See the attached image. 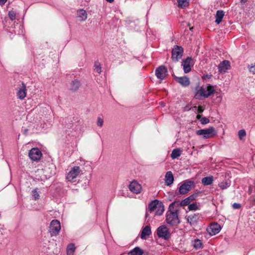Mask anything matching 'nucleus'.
<instances>
[{
  "mask_svg": "<svg viewBox=\"0 0 255 255\" xmlns=\"http://www.w3.org/2000/svg\"><path fill=\"white\" fill-rule=\"evenodd\" d=\"M176 204H178L177 202L172 203L169 206V211L167 213L166 221L168 224L171 226H175L178 225L180 223L178 213L177 211H171V208L174 207Z\"/></svg>",
  "mask_w": 255,
  "mask_h": 255,
  "instance_id": "obj_1",
  "label": "nucleus"
},
{
  "mask_svg": "<svg viewBox=\"0 0 255 255\" xmlns=\"http://www.w3.org/2000/svg\"><path fill=\"white\" fill-rule=\"evenodd\" d=\"M198 135H203V138L207 139L213 137L216 134L215 128L211 127L208 128L199 129L196 131Z\"/></svg>",
  "mask_w": 255,
  "mask_h": 255,
  "instance_id": "obj_2",
  "label": "nucleus"
},
{
  "mask_svg": "<svg viewBox=\"0 0 255 255\" xmlns=\"http://www.w3.org/2000/svg\"><path fill=\"white\" fill-rule=\"evenodd\" d=\"M61 230L60 222L57 220H53L50 225L49 232L51 236H56L59 234Z\"/></svg>",
  "mask_w": 255,
  "mask_h": 255,
  "instance_id": "obj_3",
  "label": "nucleus"
},
{
  "mask_svg": "<svg viewBox=\"0 0 255 255\" xmlns=\"http://www.w3.org/2000/svg\"><path fill=\"white\" fill-rule=\"evenodd\" d=\"M157 235L160 238L168 240L170 237V233L167 227L165 225L159 226L156 230Z\"/></svg>",
  "mask_w": 255,
  "mask_h": 255,
  "instance_id": "obj_4",
  "label": "nucleus"
},
{
  "mask_svg": "<svg viewBox=\"0 0 255 255\" xmlns=\"http://www.w3.org/2000/svg\"><path fill=\"white\" fill-rule=\"evenodd\" d=\"M183 53V48L181 46H175L172 50L171 58L173 61L177 62L181 58Z\"/></svg>",
  "mask_w": 255,
  "mask_h": 255,
  "instance_id": "obj_5",
  "label": "nucleus"
},
{
  "mask_svg": "<svg viewBox=\"0 0 255 255\" xmlns=\"http://www.w3.org/2000/svg\"><path fill=\"white\" fill-rule=\"evenodd\" d=\"M194 185L193 181L187 180L179 188V192L181 194H185L189 191Z\"/></svg>",
  "mask_w": 255,
  "mask_h": 255,
  "instance_id": "obj_6",
  "label": "nucleus"
},
{
  "mask_svg": "<svg viewBox=\"0 0 255 255\" xmlns=\"http://www.w3.org/2000/svg\"><path fill=\"white\" fill-rule=\"evenodd\" d=\"M199 214H191L186 217L187 223L192 227H196L199 220Z\"/></svg>",
  "mask_w": 255,
  "mask_h": 255,
  "instance_id": "obj_7",
  "label": "nucleus"
},
{
  "mask_svg": "<svg viewBox=\"0 0 255 255\" xmlns=\"http://www.w3.org/2000/svg\"><path fill=\"white\" fill-rule=\"evenodd\" d=\"M80 172V168L79 166H74L69 172L67 175V179L70 182H74L75 179Z\"/></svg>",
  "mask_w": 255,
  "mask_h": 255,
  "instance_id": "obj_8",
  "label": "nucleus"
},
{
  "mask_svg": "<svg viewBox=\"0 0 255 255\" xmlns=\"http://www.w3.org/2000/svg\"><path fill=\"white\" fill-rule=\"evenodd\" d=\"M41 151L37 148H33L29 152L28 156L32 161L39 160L42 156Z\"/></svg>",
  "mask_w": 255,
  "mask_h": 255,
  "instance_id": "obj_9",
  "label": "nucleus"
},
{
  "mask_svg": "<svg viewBox=\"0 0 255 255\" xmlns=\"http://www.w3.org/2000/svg\"><path fill=\"white\" fill-rule=\"evenodd\" d=\"M192 61L193 59L191 57H188L182 61L181 65L183 66L185 73H188L191 71V67L193 65Z\"/></svg>",
  "mask_w": 255,
  "mask_h": 255,
  "instance_id": "obj_10",
  "label": "nucleus"
},
{
  "mask_svg": "<svg viewBox=\"0 0 255 255\" xmlns=\"http://www.w3.org/2000/svg\"><path fill=\"white\" fill-rule=\"evenodd\" d=\"M195 91L194 98L196 99L201 100L202 97L207 98L206 89L203 87H200L199 84L196 87Z\"/></svg>",
  "mask_w": 255,
  "mask_h": 255,
  "instance_id": "obj_11",
  "label": "nucleus"
},
{
  "mask_svg": "<svg viewBox=\"0 0 255 255\" xmlns=\"http://www.w3.org/2000/svg\"><path fill=\"white\" fill-rule=\"evenodd\" d=\"M167 70L164 66H160L155 70V75L157 78L163 80L166 76Z\"/></svg>",
  "mask_w": 255,
  "mask_h": 255,
  "instance_id": "obj_12",
  "label": "nucleus"
},
{
  "mask_svg": "<svg viewBox=\"0 0 255 255\" xmlns=\"http://www.w3.org/2000/svg\"><path fill=\"white\" fill-rule=\"evenodd\" d=\"M221 229V226L218 223H212L207 229V231L211 236H214L219 233Z\"/></svg>",
  "mask_w": 255,
  "mask_h": 255,
  "instance_id": "obj_13",
  "label": "nucleus"
},
{
  "mask_svg": "<svg viewBox=\"0 0 255 255\" xmlns=\"http://www.w3.org/2000/svg\"><path fill=\"white\" fill-rule=\"evenodd\" d=\"M128 188L129 190L134 194H138L141 190V185L136 181L131 182L129 185Z\"/></svg>",
  "mask_w": 255,
  "mask_h": 255,
  "instance_id": "obj_14",
  "label": "nucleus"
},
{
  "mask_svg": "<svg viewBox=\"0 0 255 255\" xmlns=\"http://www.w3.org/2000/svg\"><path fill=\"white\" fill-rule=\"evenodd\" d=\"M199 193H195L190 195L188 197L183 200L180 203L179 205L181 206H185L190 204V202L195 200L199 195Z\"/></svg>",
  "mask_w": 255,
  "mask_h": 255,
  "instance_id": "obj_15",
  "label": "nucleus"
},
{
  "mask_svg": "<svg viewBox=\"0 0 255 255\" xmlns=\"http://www.w3.org/2000/svg\"><path fill=\"white\" fill-rule=\"evenodd\" d=\"M26 88L25 85L22 83L20 87H18V89L17 92V98L23 100L26 95Z\"/></svg>",
  "mask_w": 255,
  "mask_h": 255,
  "instance_id": "obj_16",
  "label": "nucleus"
},
{
  "mask_svg": "<svg viewBox=\"0 0 255 255\" xmlns=\"http://www.w3.org/2000/svg\"><path fill=\"white\" fill-rule=\"evenodd\" d=\"M174 79L176 82L180 84L183 87H186L189 85L190 81L189 78L185 76L183 77H174Z\"/></svg>",
  "mask_w": 255,
  "mask_h": 255,
  "instance_id": "obj_17",
  "label": "nucleus"
},
{
  "mask_svg": "<svg viewBox=\"0 0 255 255\" xmlns=\"http://www.w3.org/2000/svg\"><path fill=\"white\" fill-rule=\"evenodd\" d=\"M230 67V62L228 60H224L218 66L219 72L220 73L225 72Z\"/></svg>",
  "mask_w": 255,
  "mask_h": 255,
  "instance_id": "obj_18",
  "label": "nucleus"
},
{
  "mask_svg": "<svg viewBox=\"0 0 255 255\" xmlns=\"http://www.w3.org/2000/svg\"><path fill=\"white\" fill-rule=\"evenodd\" d=\"M81 86V83L78 79H75L72 81L70 85V90L73 92L77 91L80 87Z\"/></svg>",
  "mask_w": 255,
  "mask_h": 255,
  "instance_id": "obj_19",
  "label": "nucleus"
},
{
  "mask_svg": "<svg viewBox=\"0 0 255 255\" xmlns=\"http://www.w3.org/2000/svg\"><path fill=\"white\" fill-rule=\"evenodd\" d=\"M165 183L167 186L171 185L174 181V177L171 171H168L166 172L165 176Z\"/></svg>",
  "mask_w": 255,
  "mask_h": 255,
  "instance_id": "obj_20",
  "label": "nucleus"
},
{
  "mask_svg": "<svg viewBox=\"0 0 255 255\" xmlns=\"http://www.w3.org/2000/svg\"><path fill=\"white\" fill-rule=\"evenodd\" d=\"M161 204V202H160L157 200H155L154 201H152L149 204L148 209L150 212H152L157 208H158L159 206Z\"/></svg>",
  "mask_w": 255,
  "mask_h": 255,
  "instance_id": "obj_21",
  "label": "nucleus"
},
{
  "mask_svg": "<svg viewBox=\"0 0 255 255\" xmlns=\"http://www.w3.org/2000/svg\"><path fill=\"white\" fill-rule=\"evenodd\" d=\"M151 234V229L150 226H145L142 230L140 238L142 239H145L146 236H149Z\"/></svg>",
  "mask_w": 255,
  "mask_h": 255,
  "instance_id": "obj_22",
  "label": "nucleus"
},
{
  "mask_svg": "<svg viewBox=\"0 0 255 255\" xmlns=\"http://www.w3.org/2000/svg\"><path fill=\"white\" fill-rule=\"evenodd\" d=\"M143 251L139 247H136L128 253V255H142Z\"/></svg>",
  "mask_w": 255,
  "mask_h": 255,
  "instance_id": "obj_23",
  "label": "nucleus"
},
{
  "mask_svg": "<svg viewBox=\"0 0 255 255\" xmlns=\"http://www.w3.org/2000/svg\"><path fill=\"white\" fill-rule=\"evenodd\" d=\"M224 16V12L223 10H217L216 14L215 22L217 24H219L222 20Z\"/></svg>",
  "mask_w": 255,
  "mask_h": 255,
  "instance_id": "obj_24",
  "label": "nucleus"
},
{
  "mask_svg": "<svg viewBox=\"0 0 255 255\" xmlns=\"http://www.w3.org/2000/svg\"><path fill=\"white\" fill-rule=\"evenodd\" d=\"M77 15L78 17L81 18V21L85 20L87 18V13L86 11L83 9H81L77 11Z\"/></svg>",
  "mask_w": 255,
  "mask_h": 255,
  "instance_id": "obj_25",
  "label": "nucleus"
},
{
  "mask_svg": "<svg viewBox=\"0 0 255 255\" xmlns=\"http://www.w3.org/2000/svg\"><path fill=\"white\" fill-rule=\"evenodd\" d=\"M213 182V177L212 176L204 177L202 179V183L205 186L210 185L212 184Z\"/></svg>",
  "mask_w": 255,
  "mask_h": 255,
  "instance_id": "obj_26",
  "label": "nucleus"
},
{
  "mask_svg": "<svg viewBox=\"0 0 255 255\" xmlns=\"http://www.w3.org/2000/svg\"><path fill=\"white\" fill-rule=\"evenodd\" d=\"M181 154V150L179 148L174 149L171 154V157L172 159L177 158Z\"/></svg>",
  "mask_w": 255,
  "mask_h": 255,
  "instance_id": "obj_27",
  "label": "nucleus"
},
{
  "mask_svg": "<svg viewBox=\"0 0 255 255\" xmlns=\"http://www.w3.org/2000/svg\"><path fill=\"white\" fill-rule=\"evenodd\" d=\"M206 96L207 98L210 96L215 93L214 88L213 86L209 85L207 87Z\"/></svg>",
  "mask_w": 255,
  "mask_h": 255,
  "instance_id": "obj_28",
  "label": "nucleus"
},
{
  "mask_svg": "<svg viewBox=\"0 0 255 255\" xmlns=\"http://www.w3.org/2000/svg\"><path fill=\"white\" fill-rule=\"evenodd\" d=\"M193 246L195 249H200L202 248V241L199 239H196L194 241Z\"/></svg>",
  "mask_w": 255,
  "mask_h": 255,
  "instance_id": "obj_29",
  "label": "nucleus"
},
{
  "mask_svg": "<svg viewBox=\"0 0 255 255\" xmlns=\"http://www.w3.org/2000/svg\"><path fill=\"white\" fill-rule=\"evenodd\" d=\"M75 251V245L73 244H69L67 247V255H72Z\"/></svg>",
  "mask_w": 255,
  "mask_h": 255,
  "instance_id": "obj_30",
  "label": "nucleus"
},
{
  "mask_svg": "<svg viewBox=\"0 0 255 255\" xmlns=\"http://www.w3.org/2000/svg\"><path fill=\"white\" fill-rule=\"evenodd\" d=\"M178 5L179 7L184 8L189 4L188 0H177Z\"/></svg>",
  "mask_w": 255,
  "mask_h": 255,
  "instance_id": "obj_31",
  "label": "nucleus"
},
{
  "mask_svg": "<svg viewBox=\"0 0 255 255\" xmlns=\"http://www.w3.org/2000/svg\"><path fill=\"white\" fill-rule=\"evenodd\" d=\"M231 183L228 181H223L219 184V186L222 189H225L230 186Z\"/></svg>",
  "mask_w": 255,
  "mask_h": 255,
  "instance_id": "obj_32",
  "label": "nucleus"
},
{
  "mask_svg": "<svg viewBox=\"0 0 255 255\" xmlns=\"http://www.w3.org/2000/svg\"><path fill=\"white\" fill-rule=\"evenodd\" d=\"M94 70L98 73L100 74L102 72V67L99 61H96L94 64Z\"/></svg>",
  "mask_w": 255,
  "mask_h": 255,
  "instance_id": "obj_33",
  "label": "nucleus"
},
{
  "mask_svg": "<svg viewBox=\"0 0 255 255\" xmlns=\"http://www.w3.org/2000/svg\"><path fill=\"white\" fill-rule=\"evenodd\" d=\"M8 16L11 20H13L16 18V12L13 10L9 11Z\"/></svg>",
  "mask_w": 255,
  "mask_h": 255,
  "instance_id": "obj_34",
  "label": "nucleus"
},
{
  "mask_svg": "<svg viewBox=\"0 0 255 255\" xmlns=\"http://www.w3.org/2000/svg\"><path fill=\"white\" fill-rule=\"evenodd\" d=\"M163 206L161 205H160L158 208V210L156 211V215H161L164 211Z\"/></svg>",
  "mask_w": 255,
  "mask_h": 255,
  "instance_id": "obj_35",
  "label": "nucleus"
},
{
  "mask_svg": "<svg viewBox=\"0 0 255 255\" xmlns=\"http://www.w3.org/2000/svg\"><path fill=\"white\" fill-rule=\"evenodd\" d=\"M238 135L239 138L242 139L243 137H245L246 135V132L244 129L240 130L238 132Z\"/></svg>",
  "mask_w": 255,
  "mask_h": 255,
  "instance_id": "obj_36",
  "label": "nucleus"
},
{
  "mask_svg": "<svg viewBox=\"0 0 255 255\" xmlns=\"http://www.w3.org/2000/svg\"><path fill=\"white\" fill-rule=\"evenodd\" d=\"M188 209L190 211L196 210L197 209H198V206L196 203H192L191 204H189Z\"/></svg>",
  "mask_w": 255,
  "mask_h": 255,
  "instance_id": "obj_37",
  "label": "nucleus"
},
{
  "mask_svg": "<svg viewBox=\"0 0 255 255\" xmlns=\"http://www.w3.org/2000/svg\"><path fill=\"white\" fill-rule=\"evenodd\" d=\"M248 68L250 72L252 73L253 74H255V64L249 65Z\"/></svg>",
  "mask_w": 255,
  "mask_h": 255,
  "instance_id": "obj_38",
  "label": "nucleus"
},
{
  "mask_svg": "<svg viewBox=\"0 0 255 255\" xmlns=\"http://www.w3.org/2000/svg\"><path fill=\"white\" fill-rule=\"evenodd\" d=\"M200 121L202 125H206L210 122V120L206 117H202Z\"/></svg>",
  "mask_w": 255,
  "mask_h": 255,
  "instance_id": "obj_39",
  "label": "nucleus"
},
{
  "mask_svg": "<svg viewBox=\"0 0 255 255\" xmlns=\"http://www.w3.org/2000/svg\"><path fill=\"white\" fill-rule=\"evenodd\" d=\"M194 108H195V109L197 108V113L198 114H201V113H203L204 110V107L202 106H199L198 107L194 106Z\"/></svg>",
  "mask_w": 255,
  "mask_h": 255,
  "instance_id": "obj_40",
  "label": "nucleus"
},
{
  "mask_svg": "<svg viewBox=\"0 0 255 255\" xmlns=\"http://www.w3.org/2000/svg\"><path fill=\"white\" fill-rule=\"evenodd\" d=\"M104 121L103 120L99 117L97 119V125L100 127H102L103 126Z\"/></svg>",
  "mask_w": 255,
  "mask_h": 255,
  "instance_id": "obj_41",
  "label": "nucleus"
},
{
  "mask_svg": "<svg viewBox=\"0 0 255 255\" xmlns=\"http://www.w3.org/2000/svg\"><path fill=\"white\" fill-rule=\"evenodd\" d=\"M33 196L34 197V200H36L37 199H38L39 198V194L36 189H35L33 191Z\"/></svg>",
  "mask_w": 255,
  "mask_h": 255,
  "instance_id": "obj_42",
  "label": "nucleus"
},
{
  "mask_svg": "<svg viewBox=\"0 0 255 255\" xmlns=\"http://www.w3.org/2000/svg\"><path fill=\"white\" fill-rule=\"evenodd\" d=\"M241 204L239 203H235L233 204V207L234 209H240L241 208Z\"/></svg>",
  "mask_w": 255,
  "mask_h": 255,
  "instance_id": "obj_43",
  "label": "nucleus"
},
{
  "mask_svg": "<svg viewBox=\"0 0 255 255\" xmlns=\"http://www.w3.org/2000/svg\"><path fill=\"white\" fill-rule=\"evenodd\" d=\"M7 0H0V5H3L4 4Z\"/></svg>",
  "mask_w": 255,
  "mask_h": 255,
  "instance_id": "obj_44",
  "label": "nucleus"
},
{
  "mask_svg": "<svg viewBox=\"0 0 255 255\" xmlns=\"http://www.w3.org/2000/svg\"><path fill=\"white\" fill-rule=\"evenodd\" d=\"M196 118L198 120H200L201 121V119L202 118V116L200 114H198L196 116Z\"/></svg>",
  "mask_w": 255,
  "mask_h": 255,
  "instance_id": "obj_45",
  "label": "nucleus"
},
{
  "mask_svg": "<svg viewBox=\"0 0 255 255\" xmlns=\"http://www.w3.org/2000/svg\"><path fill=\"white\" fill-rule=\"evenodd\" d=\"M248 1V0H241V2L242 3H245Z\"/></svg>",
  "mask_w": 255,
  "mask_h": 255,
  "instance_id": "obj_46",
  "label": "nucleus"
},
{
  "mask_svg": "<svg viewBox=\"0 0 255 255\" xmlns=\"http://www.w3.org/2000/svg\"><path fill=\"white\" fill-rule=\"evenodd\" d=\"M106 0L108 2L111 3V2H113L114 0Z\"/></svg>",
  "mask_w": 255,
  "mask_h": 255,
  "instance_id": "obj_47",
  "label": "nucleus"
},
{
  "mask_svg": "<svg viewBox=\"0 0 255 255\" xmlns=\"http://www.w3.org/2000/svg\"><path fill=\"white\" fill-rule=\"evenodd\" d=\"M193 28V27H192L190 28V30H191V29H192Z\"/></svg>",
  "mask_w": 255,
  "mask_h": 255,
  "instance_id": "obj_48",
  "label": "nucleus"
}]
</instances>
